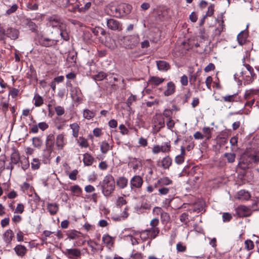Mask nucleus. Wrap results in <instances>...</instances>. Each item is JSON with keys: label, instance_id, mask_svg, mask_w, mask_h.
Returning <instances> with one entry per match:
<instances>
[{"label": "nucleus", "instance_id": "nucleus-1", "mask_svg": "<svg viewBox=\"0 0 259 259\" xmlns=\"http://www.w3.org/2000/svg\"><path fill=\"white\" fill-rule=\"evenodd\" d=\"M132 8L130 5L125 3L120 4L117 6H112L110 7L111 15L116 17H120L130 13Z\"/></svg>", "mask_w": 259, "mask_h": 259}, {"label": "nucleus", "instance_id": "nucleus-2", "mask_svg": "<svg viewBox=\"0 0 259 259\" xmlns=\"http://www.w3.org/2000/svg\"><path fill=\"white\" fill-rule=\"evenodd\" d=\"M252 162H259V151L253 154L248 152L244 153L241 157L239 164L242 168L245 169Z\"/></svg>", "mask_w": 259, "mask_h": 259}, {"label": "nucleus", "instance_id": "nucleus-3", "mask_svg": "<svg viewBox=\"0 0 259 259\" xmlns=\"http://www.w3.org/2000/svg\"><path fill=\"white\" fill-rule=\"evenodd\" d=\"M19 36V30L12 27L5 28L0 26V40L5 41L6 37L12 40L17 39Z\"/></svg>", "mask_w": 259, "mask_h": 259}, {"label": "nucleus", "instance_id": "nucleus-4", "mask_svg": "<svg viewBox=\"0 0 259 259\" xmlns=\"http://www.w3.org/2000/svg\"><path fill=\"white\" fill-rule=\"evenodd\" d=\"M115 188V181L111 175H107L104 179L102 184V192L106 196H109Z\"/></svg>", "mask_w": 259, "mask_h": 259}, {"label": "nucleus", "instance_id": "nucleus-5", "mask_svg": "<svg viewBox=\"0 0 259 259\" xmlns=\"http://www.w3.org/2000/svg\"><path fill=\"white\" fill-rule=\"evenodd\" d=\"M47 25L53 28L60 29L66 28V24L64 21L58 16L54 15L47 18Z\"/></svg>", "mask_w": 259, "mask_h": 259}, {"label": "nucleus", "instance_id": "nucleus-6", "mask_svg": "<svg viewBox=\"0 0 259 259\" xmlns=\"http://www.w3.org/2000/svg\"><path fill=\"white\" fill-rule=\"evenodd\" d=\"M123 44L126 49H133L139 43V38L138 35H133L123 37Z\"/></svg>", "mask_w": 259, "mask_h": 259}, {"label": "nucleus", "instance_id": "nucleus-7", "mask_svg": "<svg viewBox=\"0 0 259 259\" xmlns=\"http://www.w3.org/2000/svg\"><path fill=\"white\" fill-rule=\"evenodd\" d=\"M37 41L39 45L42 47H52L55 46L57 44L59 39L55 36L49 38L44 36H41L38 37Z\"/></svg>", "mask_w": 259, "mask_h": 259}, {"label": "nucleus", "instance_id": "nucleus-8", "mask_svg": "<svg viewBox=\"0 0 259 259\" xmlns=\"http://www.w3.org/2000/svg\"><path fill=\"white\" fill-rule=\"evenodd\" d=\"M160 230L158 228H154L142 231L140 233L141 237L144 239L149 238L151 239H155L159 234Z\"/></svg>", "mask_w": 259, "mask_h": 259}, {"label": "nucleus", "instance_id": "nucleus-9", "mask_svg": "<svg viewBox=\"0 0 259 259\" xmlns=\"http://www.w3.org/2000/svg\"><path fill=\"white\" fill-rule=\"evenodd\" d=\"M154 124L153 129L158 132L161 128L164 126V119L161 114L156 115L153 117Z\"/></svg>", "mask_w": 259, "mask_h": 259}, {"label": "nucleus", "instance_id": "nucleus-10", "mask_svg": "<svg viewBox=\"0 0 259 259\" xmlns=\"http://www.w3.org/2000/svg\"><path fill=\"white\" fill-rule=\"evenodd\" d=\"M107 26L109 29L113 31H120L122 29V24L114 19H107Z\"/></svg>", "mask_w": 259, "mask_h": 259}, {"label": "nucleus", "instance_id": "nucleus-11", "mask_svg": "<svg viewBox=\"0 0 259 259\" xmlns=\"http://www.w3.org/2000/svg\"><path fill=\"white\" fill-rule=\"evenodd\" d=\"M236 212L240 217H246L249 216L251 213V210L247 207L244 205H240L236 208Z\"/></svg>", "mask_w": 259, "mask_h": 259}, {"label": "nucleus", "instance_id": "nucleus-12", "mask_svg": "<svg viewBox=\"0 0 259 259\" xmlns=\"http://www.w3.org/2000/svg\"><path fill=\"white\" fill-rule=\"evenodd\" d=\"M143 183L142 178L139 176H135L131 180V188H140Z\"/></svg>", "mask_w": 259, "mask_h": 259}, {"label": "nucleus", "instance_id": "nucleus-13", "mask_svg": "<svg viewBox=\"0 0 259 259\" xmlns=\"http://www.w3.org/2000/svg\"><path fill=\"white\" fill-rule=\"evenodd\" d=\"M65 140L64 139V135L62 134L58 135L56 137V145L58 149H62L65 145Z\"/></svg>", "mask_w": 259, "mask_h": 259}, {"label": "nucleus", "instance_id": "nucleus-14", "mask_svg": "<svg viewBox=\"0 0 259 259\" xmlns=\"http://www.w3.org/2000/svg\"><path fill=\"white\" fill-rule=\"evenodd\" d=\"M241 73L242 74V79L244 80V83L249 84L253 80V77L255 75L254 73L248 74V72L246 70L242 71Z\"/></svg>", "mask_w": 259, "mask_h": 259}, {"label": "nucleus", "instance_id": "nucleus-15", "mask_svg": "<svg viewBox=\"0 0 259 259\" xmlns=\"http://www.w3.org/2000/svg\"><path fill=\"white\" fill-rule=\"evenodd\" d=\"M14 237L13 232L11 229L6 231L3 234V239L7 244H10L11 241Z\"/></svg>", "mask_w": 259, "mask_h": 259}, {"label": "nucleus", "instance_id": "nucleus-16", "mask_svg": "<svg viewBox=\"0 0 259 259\" xmlns=\"http://www.w3.org/2000/svg\"><path fill=\"white\" fill-rule=\"evenodd\" d=\"M156 65L159 70L163 71H167L170 67L168 63L162 60L157 61Z\"/></svg>", "mask_w": 259, "mask_h": 259}, {"label": "nucleus", "instance_id": "nucleus-17", "mask_svg": "<svg viewBox=\"0 0 259 259\" xmlns=\"http://www.w3.org/2000/svg\"><path fill=\"white\" fill-rule=\"evenodd\" d=\"M176 86L174 82L170 81L167 83L166 89L164 92L165 96H169L175 92Z\"/></svg>", "mask_w": 259, "mask_h": 259}, {"label": "nucleus", "instance_id": "nucleus-18", "mask_svg": "<svg viewBox=\"0 0 259 259\" xmlns=\"http://www.w3.org/2000/svg\"><path fill=\"white\" fill-rule=\"evenodd\" d=\"M11 163L14 164H18L20 160L19 152L15 148L13 149V152L11 155Z\"/></svg>", "mask_w": 259, "mask_h": 259}, {"label": "nucleus", "instance_id": "nucleus-19", "mask_svg": "<svg viewBox=\"0 0 259 259\" xmlns=\"http://www.w3.org/2000/svg\"><path fill=\"white\" fill-rule=\"evenodd\" d=\"M248 37L247 33L245 31H242L237 35V41L238 44L242 46L245 44Z\"/></svg>", "mask_w": 259, "mask_h": 259}, {"label": "nucleus", "instance_id": "nucleus-20", "mask_svg": "<svg viewBox=\"0 0 259 259\" xmlns=\"http://www.w3.org/2000/svg\"><path fill=\"white\" fill-rule=\"evenodd\" d=\"M102 242L107 247L110 248L113 245L114 238L109 235H104L102 237Z\"/></svg>", "mask_w": 259, "mask_h": 259}, {"label": "nucleus", "instance_id": "nucleus-21", "mask_svg": "<svg viewBox=\"0 0 259 259\" xmlns=\"http://www.w3.org/2000/svg\"><path fill=\"white\" fill-rule=\"evenodd\" d=\"M94 161V158L89 153H86L83 154V162L85 165H91Z\"/></svg>", "mask_w": 259, "mask_h": 259}, {"label": "nucleus", "instance_id": "nucleus-22", "mask_svg": "<svg viewBox=\"0 0 259 259\" xmlns=\"http://www.w3.org/2000/svg\"><path fill=\"white\" fill-rule=\"evenodd\" d=\"M112 145L106 141H103L100 145V150L102 153L105 154L110 149H112Z\"/></svg>", "mask_w": 259, "mask_h": 259}, {"label": "nucleus", "instance_id": "nucleus-23", "mask_svg": "<svg viewBox=\"0 0 259 259\" xmlns=\"http://www.w3.org/2000/svg\"><path fill=\"white\" fill-rule=\"evenodd\" d=\"M222 102H224L228 103H231L237 101L236 100V94H233L231 95H226L222 97L220 100Z\"/></svg>", "mask_w": 259, "mask_h": 259}, {"label": "nucleus", "instance_id": "nucleus-24", "mask_svg": "<svg viewBox=\"0 0 259 259\" xmlns=\"http://www.w3.org/2000/svg\"><path fill=\"white\" fill-rule=\"evenodd\" d=\"M47 209L51 214L54 215L58 212L59 207L56 203H48L47 205Z\"/></svg>", "mask_w": 259, "mask_h": 259}, {"label": "nucleus", "instance_id": "nucleus-25", "mask_svg": "<svg viewBox=\"0 0 259 259\" xmlns=\"http://www.w3.org/2000/svg\"><path fill=\"white\" fill-rule=\"evenodd\" d=\"M14 250L16 253V254L19 256H24L26 252V248L22 245H17Z\"/></svg>", "mask_w": 259, "mask_h": 259}, {"label": "nucleus", "instance_id": "nucleus-26", "mask_svg": "<svg viewBox=\"0 0 259 259\" xmlns=\"http://www.w3.org/2000/svg\"><path fill=\"white\" fill-rule=\"evenodd\" d=\"M250 195L248 192L244 190H240L237 193V198L242 200H248L250 198Z\"/></svg>", "mask_w": 259, "mask_h": 259}, {"label": "nucleus", "instance_id": "nucleus-27", "mask_svg": "<svg viewBox=\"0 0 259 259\" xmlns=\"http://www.w3.org/2000/svg\"><path fill=\"white\" fill-rule=\"evenodd\" d=\"M61 36L64 40H68L69 38V35L67 31L65 29H60L58 30V34L57 36H55V37H57V39H59V38Z\"/></svg>", "mask_w": 259, "mask_h": 259}, {"label": "nucleus", "instance_id": "nucleus-28", "mask_svg": "<svg viewBox=\"0 0 259 259\" xmlns=\"http://www.w3.org/2000/svg\"><path fill=\"white\" fill-rule=\"evenodd\" d=\"M171 159L168 156H166L161 161V166L164 169H167L171 165Z\"/></svg>", "mask_w": 259, "mask_h": 259}, {"label": "nucleus", "instance_id": "nucleus-29", "mask_svg": "<svg viewBox=\"0 0 259 259\" xmlns=\"http://www.w3.org/2000/svg\"><path fill=\"white\" fill-rule=\"evenodd\" d=\"M70 91L71 97L78 100L81 94L80 90L78 87H72Z\"/></svg>", "mask_w": 259, "mask_h": 259}, {"label": "nucleus", "instance_id": "nucleus-30", "mask_svg": "<svg viewBox=\"0 0 259 259\" xmlns=\"http://www.w3.org/2000/svg\"><path fill=\"white\" fill-rule=\"evenodd\" d=\"M66 253L68 255H72L76 257H79L81 255L80 251L77 248L67 249Z\"/></svg>", "mask_w": 259, "mask_h": 259}, {"label": "nucleus", "instance_id": "nucleus-31", "mask_svg": "<svg viewBox=\"0 0 259 259\" xmlns=\"http://www.w3.org/2000/svg\"><path fill=\"white\" fill-rule=\"evenodd\" d=\"M127 179L124 177H120L117 180V185L121 189L125 188L127 185Z\"/></svg>", "mask_w": 259, "mask_h": 259}, {"label": "nucleus", "instance_id": "nucleus-32", "mask_svg": "<svg viewBox=\"0 0 259 259\" xmlns=\"http://www.w3.org/2000/svg\"><path fill=\"white\" fill-rule=\"evenodd\" d=\"M70 127L72 131L73 136L77 138L79 131V126L77 123H73L70 125Z\"/></svg>", "mask_w": 259, "mask_h": 259}, {"label": "nucleus", "instance_id": "nucleus-33", "mask_svg": "<svg viewBox=\"0 0 259 259\" xmlns=\"http://www.w3.org/2000/svg\"><path fill=\"white\" fill-rule=\"evenodd\" d=\"M164 79L157 76H152L149 79L150 83L155 85H158L164 81Z\"/></svg>", "mask_w": 259, "mask_h": 259}, {"label": "nucleus", "instance_id": "nucleus-34", "mask_svg": "<svg viewBox=\"0 0 259 259\" xmlns=\"http://www.w3.org/2000/svg\"><path fill=\"white\" fill-rule=\"evenodd\" d=\"M76 59V55L73 53H69L66 58V61L68 63H69V66H71L75 63Z\"/></svg>", "mask_w": 259, "mask_h": 259}, {"label": "nucleus", "instance_id": "nucleus-35", "mask_svg": "<svg viewBox=\"0 0 259 259\" xmlns=\"http://www.w3.org/2000/svg\"><path fill=\"white\" fill-rule=\"evenodd\" d=\"M33 100H34V104L36 107L40 106L44 103L42 98L37 94L34 95Z\"/></svg>", "mask_w": 259, "mask_h": 259}, {"label": "nucleus", "instance_id": "nucleus-36", "mask_svg": "<svg viewBox=\"0 0 259 259\" xmlns=\"http://www.w3.org/2000/svg\"><path fill=\"white\" fill-rule=\"evenodd\" d=\"M257 92V91L252 90L246 91L244 94V99L246 100L253 99V98H254L253 95L256 94Z\"/></svg>", "mask_w": 259, "mask_h": 259}, {"label": "nucleus", "instance_id": "nucleus-37", "mask_svg": "<svg viewBox=\"0 0 259 259\" xmlns=\"http://www.w3.org/2000/svg\"><path fill=\"white\" fill-rule=\"evenodd\" d=\"M95 115L94 112L89 109H85L83 111V116L85 119H91L95 116Z\"/></svg>", "mask_w": 259, "mask_h": 259}, {"label": "nucleus", "instance_id": "nucleus-38", "mask_svg": "<svg viewBox=\"0 0 259 259\" xmlns=\"http://www.w3.org/2000/svg\"><path fill=\"white\" fill-rule=\"evenodd\" d=\"M161 221L163 224H167L170 220V216L168 213L163 211L160 215Z\"/></svg>", "mask_w": 259, "mask_h": 259}, {"label": "nucleus", "instance_id": "nucleus-39", "mask_svg": "<svg viewBox=\"0 0 259 259\" xmlns=\"http://www.w3.org/2000/svg\"><path fill=\"white\" fill-rule=\"evenodd\" d=\"M171 183V180L169 179L167 177L162 178L158 180V183L159 184L160 186L163 185H168Z\"/></svg>", "mask_w": 259, "mask_h": 259}, {"label": "nucleus", "instance_id": "nucleus-40", "mask_svg": "<svg viewBox=\"0 0 259 259\" xmlns=\"http://www.w3.org/2000/svg\"><path fill=\"white\" fill-rule=\"evenodd\" d=\"M70 190L73 195L78 196L81 192V189L78 185H74L70 188Z\"/></svg>", "mask_w": 259, "mask_h": 259}, {"label": "nucleus", "instance_id": "nucleus-41", "mask_svg": "<svg viewBox=\"0 0 259 259\" xmlns=\"http://www.w3.org/2000/svg\"><path fill=\"white\" fill-rule=\"evenodd\" d=\"M212 128L209 127H204L202 128V132L203 133L204 137H206L207 139H209L211 137V133Z\"/></svg>", "mask_w": 259, "mask_h": 259}, {"label": "nucleus", "instance_id": "nucleus-42", "mask_svg": "<svg viewBox=\"0 0 259 259\" xmlns=\"http://www.w3.org/2000/svg\"><path fill=\"white\" fill-rule=\"evenodd\" d=\"M33 145L36 148H40L42 144V141L39 137H34L32 139Z\"/></svg>", "mask_w": 259, "mask_h": 259}, {"label": "nucleus", "instance_id": "nucleus-43", "mask_svg": "<svg viewBox=\"0 0 259 259\" xmlns=\"http://www.w3.org/2000/svg\"><path fill=\"white\" fill-rule=\"evenodd\" d=\"M224 156L227 158L228 162L232 163L235 161L236 155L233 153H226Z\"/></svg>", "mask_w": 259, "mask_h": 259}, {"label": "nucleus", "instance_id": "nucleus-44", "mask_svg": "<svg viewBox=\"0 0 259 259\" xmlns=\"http://www.w3.org/2000/svg\"><path fill=\"white\" fill-rule=\"evenodd\" d=\"M170 142H166L163 145L160 146L161 151L163 153L169 152L170 151Z\"/></svg>", "mask_w": 259, "mask_h": 259}, {"label": "nucleus", "instance_id": "nucleus-45", "mask_svg": "<svg viewBox=\"0 0 259 259\" xmlns=\"http://www.w3.org/2000/svg\"><path fill=\"white\" fill-rule=\"evenodd\" d=\"M107 76L106 74L102 71L99 72L94 76V78L96 80H102Z\"/></svg>", "mask_w": 259, "mask_h": 259}, {"label": "nucleus", "instance_id": "nucleus-46", "mask_svg": "<svg viewBox=\"0 0 259 259\" xmlns=\"http://www.w3.org/2000/svg\"><path fill=\"white\" fill-rule=\"evenodd\" d=\"M67 236L70 239H75L78 237V232L75 230L68 231Z\"/></svg>", "mask_w": 259, "mask_h": 259}, {"label": "nucleus", "instance_id": "nucleus-47", "mask_svg": "<svg viewBox=\"0 0 259 259\" xmlns=\"http://www.w3.org/2000/svg\"><path fill=\"white\" fill-rule=\"evenodd\" d=\"M187 249L186 246L182 242H178L176 245V249L178 252H184Z\"/></svg>", "mask_w": 259, "mask_h": 259}, {"label": "nucleus", "instance_id": "nucleus-48", "mask_svg": "<svg viewBox=\"0 0 259 259\" xmlns=\"http://www.w3.org/2000/svg\"><path fill=\"white\" fill-rule=\"evenodd\" d=\"M225 29V25L224 24V20H222L220 22V26L215 29V33L218 35H220L221 32Z\"/></svg>", "mask_w": 259, "mask_h": 259}, {"label": "nucleus", "instance_id": "nucleus-49", "mask_svg": "<svg viewBox=\"0 0 259 259\" xmlns=\"http://www.w3.org/2000/svg\"><path fill=\"white\" fill-rule=\"evenodd\" d=\"M137 100V96L136 95H131L127 99L126 104L128 107H130L133 102H135Z\"/></svg>", "mask_w": 259, "mask_h": 259}, {"label": "nucleus", "instance_id": "nucleus-50", "mask_svg": "<svg viewBox=\"0 0 259 259\" xmlns=\"http://www.w3.org/2000/svg\"><path fill=\"white\" fill-rule=\"evenodd\" d=\"M78 143L81 147L87 148L89 146L87 140L83 137H79Z\"/></svg>", "mask_w": 259, "mask_h": 259}, {"label": "nucleus", "instance_id": "nucleus-51", "mask_svg": "<svg viewBox=\"0 0 259 259\" xmlns=\"http://www.w3.org/2000/svg\"><path fill=\"white\" fill-rule=\"evenodd\" d=\"M31 168L33 169H37L40 166V162L39 160L36 158H34L33 161L31 162Z\"/></svg>", "mask_w": 259, "mask_h": 259}, {"label": "nucleus", "instance_id": "nucleus-52", "mask_svg": "<svg viewBox=\"0 0 259 259\" xmlns=\"http://www.w3.org/2000/svg\"><path fill=\"white\" fill-rule=\"evenodd\" d=\"M245 248L248 250L252 249L254 248V243L250 240H246L245 241Z\"/></svg>", "mask_w": 259, "mask_h": 259}, {"label": "nucleus", "instance_id": "nucleus-53", "mask_svg": "<svg viewBox=\"0 0 259 259\" xmlns=\"http://www.w3.org/2000/svg\"><path fill=\"white\" fill-rule=\"evenodd\" d=\"M213 13H214V5L211 4L208 7L207 11L206 12L205 16V17H210L213 14Z\"/></svg>", "mask_w": 259, "mask_h": 259}, {"label": "nucleus", "instance_id": "nucleus-54", "mask_svg": "<svg viewBox=\"0 0 259 259\" xmlns=\"http://www.w3.org/2000/svg\"><path fill=\"white\" fill-rule=\"evenodd\" d=\"M55 110L56 112V114L58 116L62 115L65 113V110L63 107L58 106L55 107Z\"/></svg>", "mask_w": 259, "mask_h": 259}, {"label": "nucleus", "instance_id": "nucleus-55", "mask_svg": "<svg viewBox=\"0 0 259 259\" xmlns=\"http://www.w3.org/2000/svg\"><path fill=\"white\" fill-rule=\"evenodd\" d=\"M159 223V221L158 218H155L151 220L150 223L151 228H158L157 226Z\"/></svg>", "mask_w": 259, "mask_h": 259}, {"label": "nucleus", "instance_id": "nucleus-56", "mask_svg": "<svg viewBox=\"0 0 259 259\" xmlns=\"http://www.w3.org/2000/svg\"><path fill=\"white\" fill-rule=\"evenodd\" d=\"M6 157L5 156L0 157V170L3 171L5 168Z\"/></svg>", "mask_w": 259, "mask_h": 259}, {"label": "nucleus", "instance_id": "nucleus-57", "mask_svg": "<svg viewBox=\"0 0 259 259\" xmlns=\"http://www.w3.org/2000/svg\"><path fill=\"white\" fill-rule=\"evenodd\" d=\"M21 167L24 170L29 167V162L28 158H25L21 161Z\"/></svg>", "mask_w": 259, "mask_h": 259}, {"label": "nucleus", "instance_id": "nucleus-58", "mask_svg": "<svg viewBox=\"0 0 259 259\" xmlns=\"http://www.w3.org/2000/svg\"><path fill=\"white\" fill-rule=\"evenodd\" d=\"M126 203V200L122 197H118L116 200V205L119 207L125 204Z\"/></svg>", "mask_w": 259, "mask_h": 259}, {"label": "nucleus", "instance_id": "nucleus-59", "mask_svg": "<svg viewBox=\"0 0 259 259\" xmlns=\"http://www.w3.org/2000/svg\"><path fill=\"white\" fill-rule=\"evenodd\" d=\"M24 205L21 203H19L15 209L14 213H22L24 211Z\"/></svg>", "mask_w": 259, "mask_h": 259}, {"label": "nucleus", "instance_id": "nucleus-60", "mask_svg": "<svg viewBox=\"0 0 259 259\" xmlns=\"http://www.w3.org/2000/svg\"><path fill=\"white\" fill-rule=\"evenodd\" d=\"M1 109L4 112H6L9 108L8 101H3L1 103Z\"/></svg>", "mask_w": 259, "mask_h": 259}, {"label": "nucleus", "instance_id": "nucleus-61", "mask_svg": "<svg viewBox=\"0 0 259 259\" xmlns=\"http://www.w3.org/2000/svg\"><path fill=\"white\" fill-rule=\"evenodd\" d=\"M18 9V6L16 4H14L13 5H12L11 6V7L8 10H7V11H6V13L8 14V15H10L12 13H14Z\"/></svg>", "mask_w": 259, "mask_h": 259}, {"label": "nucleus", "instance_id": "nucleus-62", "mask_svg": "<svg viewBox=\"0 0 259 259\" xmlns=\"http://www.w3.org/2000/svg\"><path fill=\"white\" fill-rule=\"evenodd\" d=\"M175 161L176 163H177V164H181L184 161V156L183 155H177L175 157Z\"/></svg>", "mask_w": 259, "mask_h": 259}, {"label": "nucleus", "instance_id": "nucleus-63", "mask_svg": "<svg viewBox=\"0 0 259 259\" xmlns=\"http://www.w3.org/2000/svg\"><path fill=\"white\" fill-rule=\"evenodd\" d=\"M180 221L182 222L187 223L188 222V213H187L186 212L183 213L180 215Z\"/></svg>", "mask_w": 259, "mask_h": 259}, {"label": "nucleus", "instance_id": "nucleus-64", "mask_svg": "<svg viewBox=\"0 0 259 259\" xmlns=\"http://www.w3.org/2000/svg\"><path fill=\"white\" fill-rule=\"evenodd\" d=\"M129 259H142V254L139 252L132 254Z\"/></svg>", "mask_w": 259, "mask_h": 259}]
</instances>
